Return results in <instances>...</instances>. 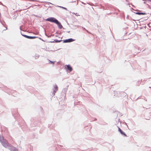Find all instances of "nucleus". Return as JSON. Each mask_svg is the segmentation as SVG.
Returning a JSON list of instances; mask_svg holds the SVG:
<instances>
[{
	"mask_svg": "<svg viewBox=\"0 0 151 151\" xmlns=\"http://www.w3.org/2000/svg\"><path fill=\"white\" fill-rule=\"evenodd\" d=\"M45 21L56 24L57 25L58 28L60 29L63 28L61 23L55 18L53 17H49L47 18L45 20Z\"/></svg>",
	"mask_w": 151,
	"mask_h": 151,
	"instance_id": "nucleus-1",
	"label": "nucleus"
},
{
	"mask_svg": "<svg viewBox=\"0 0 151 151\" xmlns=\"http://www.w3.org/2000/svg\"><path fill=\"white\" fill-rule=\"evenodd\" d=\"M0 142L2 145L6 148H7L10 145L7 140L4 139L1 134H0Z\"/></svg>",
	"mask_w": 151,
	"mask_h": 151,
	"instance_id": "nucleus-2",
	"label": "nucleus"
},
{
	"mask_svg": "<svg viewBox=\"0 0 151 151\" xmlns=\"http://www.w3.org/2000/svg\"><path fill=\"white\" fill-rule=\"evenodd\" d=\"M21 35L23 37L29 39H35L37 37L35 36H29L26 35L22 34V32L21 31L20 32Z\"/></svg>",
	"mask_w": 151,
	"mask_h": 151,
	"instance_id": "nucleus-3",
	"label": "nucleus"
},
{
	"mask_svg": "<svg viewBox=\"0 0 151 151\" xmlns=\"http://www.w3.org/2000/svg\"><path fill=\"white\" fill-rule=\"evenodd\" d=\"M54 88L52 89L53 92L52 93V95L54 96L55 95V93L58 90V87L56 84L53 85Z\"/></svg>",
	"mask_w": 151,
	"mask_h": 151,
	"instance_id": "nucleus-4",
	"label": "nucleus"
},
{
	"mask_svg": "<svg viewBox=\"0 0 151 151\" xmlns=\"http://www.w3.org/2000/svg\"><path fill=\"white\" fill-rule=\"evenodd\" d=\"M11 151H18V149L16 147L11 146L10 144L7 148Z\"/></svg>",
	"mask_w": 151,
	"mask_h": 151,
	"instance_id": "nucleus-5",
	"label": "nucleus"
},
{
	"mask_svg": "<svg viewBox=\"0 0 151 151\" xmlns=\"http://www.w3.org/2000/svg\"><path fill=\"white\" fill-rule=\"evenodd\" d=\"M75 40L73 39L72 38H69L67 39L63 40V42L64 43H69L74 41Z\"/></svg>",
	"mask_w": 151,
	"mask_h": 151,
	"instance_id": "nucleus-6",
	"label": "nucleus"
},
{
	"mask_svg": "<svg viewBox=\"0 0 151 151\" xmlns=\"http://www.w3.org/2000/svg\"><path fill=\"white\" fill-rule=\"evenodd\" d=\"M65 66L66 68L69 71V72H71L73 70L72 68L70 65H66Z\"/></svg>",
	"mask_w": 151,
	"mask_h": 151,
	"instance_id": "nucleus-7",
	"label": "nucleus"
},
{
	"mask_svg": "<svg viewBox=\"0 0 151 151\" xmlns=\"http://www.w3.org/2000/svg\"><path fill=\"white\" fill-rule=\"evenodd\" d=\"M118 131L120 132V133H121V134L123 136H124H124L127 137V136L126 134L119 127H118Z\"/></svg>",
	"mask_w": 151,
	"mask_h": 151,
	"instance_id": "nucleus-8",
	"label": "nucleus"
},
{
	"mask_svg": "<svg viewBox=\"0 0 151 151\" xmlns=\"http://www.w3.org/2000/svg\"><path fill=\"white\" fill-rule=\"evenodd\" d=\"M134 13L139 15H146V13L144 12H134Z\"/></svg>",
	"mask_w": 151,
	"mask_h": 151,
	"instance_id": "nucleus-9",
	"label": "nucleus"
},
{
	"mask_svg": "<svg viewBox=\"0 0 151 151\" xmlns=\"http://www.w3.org/2000/svg\"><path fill=\"white\" fill-rule=\"evenodd\" d=\"M62 40H54L53 41H51L50 42L52 43H58L62 41Z\"/></svg>",
	"mask_w": 151,
	"mask_h": 151,
	"instance_id": "nucleus-10",
	"label": "nucleus"
},
{
	"mask_svg": "<svg viewBox=\"0 0 151 151\" xmlns=\"http://www.w3.org/2000/svg\"><path fill=\"white\" fill-rule=\"evenodd\" d=\"M68 86H67L66 88L63 89V93H65L67 92Z\"/></svg>",
	"mask_w": 151,
	"mask_h": 151,
	"instance_id": "nucleus-11",
	"label": "nucleus"
},
{
	"mask_svg": "<svg viewBox=\"0 0 151 151\" xmlns=\"http://www.w3.org/2000/svg\"><path fill=\"white\" fill-rule=\"evenodd\" d=\"M39 55L37 54H36L35 55V59H37L39 58Z\"/></svg>",
	"mask_w": 151,
	"mask_h": 151,
	"instance_id": "nucleus-12",
	"label": "nucleus"
},
{
	"mask_svg": "<svg viewBox=\"0 0 151 151\" xmlns=\"http://www.w3.org/2000/svg\"><path fill=\"white\" fill-rule=\"evenodd\" d=\"M49 63L51 64H54L55 62V61H52L50 60H49Z\"/></svg>",
	"mask_w": 151,
	"mask_h": 151,
	"instance_id": "nucleus-13",
	"label": "nucleus"
},
{
	"mask_svg": "<svg viewBox=\"0 0 151 151\" xmlns=\"http://www.w3.org/2000/svg\"><path fill=\"white\" fill-rule=\"evenodd\" d=\"M58 6V7H60V8H61L64 9H65L66 10H67V9L66 8H65V7H63V6Z\"/></svg>",
	"mask_w": 151,
	"mask_h": 151,
	"instance_id": "nucleus-14",
	"label": "nucleus"
},
{
	"mask_svg": "<svg viewBox=\"0 0 151 151\" xmlns=\"http://www.w3.org/2000/svg\"><path fill=\"white\" fill-rule=\"evenodd\" d=\"M122 93L123 94V96H125L126 95V93H125L124 92H122Z\"/></svg>",
	"mask_w": 151,
	"mask_h": 151,
	"instance_id": "nucleus-15",
	"label": "nucleus"
},
{
	"mask_svg": "<svg viewBox=\"0 0 151 151\" xmlns=\"http://www.w3.org/2000/svg\"><path fill=\"white\" fill-rule=\"evenodd\" d=\"M45 2L47 3L48 4H52L50 2Z\"/></svg>",
	"mask_w": 151,
	"mask_h": 151,
	"instance_id": "nucleus-16",
	"label": "nucleus"
},
{
	"mask_svg": "<svg viewBox=\"0 0 151 151\" xmlns=\"http://www.w3.org/2000/svg\"><path fill=\"white\" fill-rule=\"evenodd\" d=\"M85 30L87 32H88V33H90V32H89L88 30H86V29H85Z\"/></svg>",
	"mask_w": 151,
	"mask_h": 151,
	"instance_id": "nucleus-17",
	"label": "nucleus"
},
{
	"mask_svg": "<svg viewBox=\"0 0 151 151\" xmlns=\"http://www.w3.org/2000/svg\"><path fill=\"white\" fill-rule=\"evenodd\" d=\"M4 23H5V22H3V23H2V24L4 26Z\"/></svg>",
	"mask_w": 151,
	"mask_h": 151,
	"instance_id": "nucleus-18",
	"label": "nucleus"
},
{
	"mask_svg": "<svg viewBox=\"0 0 151 151\" xmlns=\"http://www.w3.org/2000/svg\"><path fill=\"white\" fill-rule=\"evenodd\" d=\"M19 29H20L21 30H22V29H21V26H20V28H19Z\"/></svg>",
	"mask_w": 151,
	"mask_h": 151,
	"instance_id": "nucleus-19",
	"label": "nucleus"
},
{
	"mask_svg": "<svg viewBox=\"0 0 151 151\" xmlns=\"http://www.w3.org/2000/svg\"><path fill=\"white\" fill-rule=\"evenodd\" d=\"M81 3H82L83 4H86L85 3H84V2H81Z\"/></svg>",
	"mask_w": 151,
	"mask_h": 151,
	"instance_id": "nucleus-20",
	"label": "nucleus"
},
{
	"mask_svg": "<svg viewBox=\"0 0 151 151\" xmlns=\"http://www.w3.org/2000/svg\"><path fill=\"white\" fill-rule=\"evenodd\" d=\"M96 120H97V119L96 118H95L94 120L96 121Z\"/></svg>",
	"mask_w": 151,
	"mask_h": 151,
	"instance_id": "nucleus-21",
	"label": "nucleus"
},
{
	"mask_svg": "<svg viewBox=\"0 0 151 151\" xmlns=\"http://www.w3.org/2000/svg\"><path fill=\"white\" fill-rule=\"evenodd\" d=\"M83 29L84 30H85V29H85V28H83Z\"/></svg>",
	"mask_w": 151,
	"mask_h": 151,
	"instance_id": "nucleus-22",
	"label": "nucleus"
},
{
	"mask_svg": "<svg viewBox=\"0 0 151 151\" xmlns=\"http://www.w3.org/2000/svg\"><path fill=\"white\" fill-rule=\"evenodd\" d=\"M70 32V31L67 32H68V33H69Z\"/></svg>",
	"mask_w": 151,
	"mask_h": 151,
	"instance_id": "nucleus-23",
	"label": "nucleus"
},
{
	"mask_svg": "<svg viewBox=\"0 0 151 151\" xmlns=\"http://www.w3.org/2000/svg\"><path fill=\"white\" fill-rule=\"evenodd\" d=\"M39 39L41 40H43L42 39H41V38H40Z\"/></svg>",
	"mask_w": 151,
	"mask_h": 151,
	"instance_id": "nucleus-24",
	"label": "nucleus"
},
{
	"mask_svg": "<svg viewBox=\"0 0 151 151\" xmlns=\"http://www.w3.org/2000/svg\"><path fill=\"white\" fill-rule=\"evenodd\" d=\"M111 14V13H109V14Z\"/></svg>",
	"mask_w": 151,
	"mask_h": 151,
	"instance_id": "nucleus-25",
	"label": "nucleus"
},
{
	"mask_svg": "<svg viewBox=\"0 0 151 151\" xmlns=\"http://www.w3.org/2000/svg\"><path fill=\"white\" fill-rule=\"evenodd\" d=\"M74 2V1H71V2Z\"/></svg>",
	"mask_w": 151,
	"mask_h": 151,
	"instance_id": "nucleus-26",
	"label": "nucleus"
},
{
	"mask_svg": "<svg viewBox=\"0 0 151 151\" xmlns=\"http://www.w3.org/2000/svg\"><path fill=\"white\" fill-rule=\"evenodd\" d=\"M145 50V49H144V50H143V51H144V50Z\"/></svg>",
	"mask_w": 151,
	"mask_h": 151,
	"instance_id": "nucleus-27",
	"label": "nucleus"
},
{
	"mask_svg": "<svg viewBox=\"0 0 151 151\" xmlns=\"http://www.w3.org/2000/svg\"><path fill=\"white\" fill-rule=\"evenodd\" d=\"M132 9H133V10H134V9H133V8H132Z\"/></svg>",
	"mask_w": 151,
	"mask_h": 151,
	"instance_id": "nucleus-28",
	"label": "nucleus"
},
{
	"mask_svg": "<svg viewBox=\"0 0 151 151\" xmlns=\"http://www.w3.org/2000/svg\"><path fill=\"white\" fill-rule=\"evenodd\" d=\"M150 1H151V0H149Z\"/></svg>",
	"mask_w": 151,
	"mask_h": 151,
	"instance_id": "nucleus-29",
	"label": "nucleus"
}]
</instances>
